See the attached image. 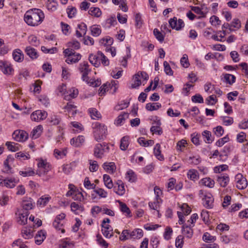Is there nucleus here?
<instances>
[{"label": "nucleus", "mask_w": 248, "mask_h": 248, "mask_svg": "<svg viewBox=\"0 0 248 248\" xmlns=\"http://www.w3.org/2000/svg\"><path fill=\"white\" fill-rule=\"evenodd\" d=\"M92 127L95 140L97 141L104 140L107 134V126L104 124L96 122L92 124Z\"/></svg>", "instance_id": "f03ea898"}, {"label": "nucleus", "mask_w": 248, "mask_h": 248, "mask_svg": "<svg viewBox=\"0 0 248 248\" xmlns=\"http://www.w3.org/2000/svg\"><path fill=\"white\" fill-rule=\"evenodd\" d=\"M129 137L128 136H125L123 137L121 140V142H120V149L123 151H125L129 144Z\"/></svg>", "instance_id": "a878e982"}, {"label": "nucleus", "mask_w": 248, "mask_h": 248, "mask_svg": "<svg viewBox=\"0 0 248 248\" xmlns=\"http://www.w3.org/2000/svg\"><path fill=\"white\" fill-rule=\"evenodd\" d=\"M191 100L194 103H203V99L200 94H196L192 97Z\"/></svg>", "instance_id": "774afa93"}, {"label": "nucleus", "mask_w": 248, "mask_h": 248, "mask_svg": "<svg viewBox=\"0 0 248 248\" xmlns=\"http://www.w3.org/2000/svg\"><path fill=\"white\" fill-rule=\"evenodd\" d=\"M231 25L232 28H236L237 30L239 29L241 27V21L238 18H234L231 23Z\"/></svg>", "instance_id": "680f3d73"}, {"label": "nucleus", "mask_w": 248, "mask_h": 248, "mask_svg": "<svg viewBox=\"0 0 248 248\" xmlns=\"http://www.w3.org/2000/svg\"><path fill=\"white\" fill-rule=\"evenodd\" d=\"M88 13L90 15L97 17H99L102 14L100 9L97 7H91Z\"/></svg>", "instance_id": "c03bdc74"}, {"label": "nucleus", "mask_w": 248, "mask_h": 248, "mask_svg": "<svg viewBox=\"0 0 248 248\" xmlns=\"http://www.w3.org/2000/svg\"><path fill=\"white\" fill-rule=\"evenodd\" d=\"M45 18L44 14L39 9H31L27 11L24 17V21L31 26H36L40 24Z\"/></svg>", "instance_id": "f257e3e1"}, {"label": "nucleus", "mask_w": 248, "mask_h": 248, "mask_svg": "<svg viewBox=\"0 0 248 248\" xmlns=\"http://www.w3.org/2000/svg\"><path fill=\"white\" fill-rule=\"evenodd\" d=\"M25 52L27 55H28L32 60L36 59L39 56L36 49L31 46H28L26 47Z\"/></svg>", "instance_id": "dca6fc26"}, {"label": "nucleus", "mask_w": 248, "mask_h": 248, "mask_svg": "<svg viewBox=\"0 0 248 248\" xmlns=\"http://www.w3.org/2000/svg\"><path fill=\"white\" fill-rule=\"evenodd\" d=\"M217 182L221 186L225 187L229 182V177L227 175L221 174L217 176Z\"/></svg>", "instance_id": "6ab92c4d"}, {"label": "nucleus", "mask_w": 248, "mask_h": 248, "mask_svg": "<svg viewBox=\"0 0 248 248\" xmlns=\"http://www.w3.org/2000/svg\"><path fill=\"white\" fill-rule=\"evenodd\" d=\"M2 71L5 74H11L14 72V70L12 68L10 64L7 62H4V66H3V70Z\"/></svg>", "instance_id": "de8ad7c7"}, {"label": "nucleus", "mask_w": 248, "mask_h": 248, "mask_svg": "<svg viewBox=\"0 0 248 248\" xmlns=\"http://www.w3.org/2000/svg\"><path fill=\"white\" fill-rule=\"evenodd\" d=\"M163 65L165 73L168 75L172 76L173 72L170 64L166 61H165L163 63Z\"/></svg>", "instance_id": "13d9d810"}, {"label": "nucleus", "mask_w": 248, "mask_h": 248, "mask_svg": "<svg viewBox=\"0 0 248 248\" xmlns=\"http://www.w3.org/2000/svg\"><path fill=\"white\" fill-rule=\"evenodd\" d=\"M236 182V187L239 189H244L248 186V182L246 178H245L241 173L237 174L235 177Z\"/></svg>", "instance_id": "1a4fd4ad"}, {"label": "nucleus", "mask_w": 248, "mask_h": 248, "mask_svg": "<svg viewBox=\"0 0 248 248\" xmlns=\"http://www.w3.org/2000/svg\"><path fill=\"white\" fill-rule=\"evenodd\" d=\"M103 180L105 186L108 188L110 189L113 186L112 180L108 175L104 174L103 175Z\"/></svg>", "instance_id": "a19ab883"}, {"label": "nucleus", "mask_w": 248, "mask_h": 248, "mask_svg": "<svg viewBox=\"0 0 248 248\" xmlns=\"http://www.w3.org/2000/svg\"><path fill=\"white\" fill-rule=\"evenodd\" d=\"M222 76H223V78L221 77V80L227 84L232 85L235 81L236 78L234 75L229 74H223Z\"/></svg>", "instance_id": "a211bd4d"}, {"label": "nucleus", "mask_w": 248, "mask_h": 248, "mask_svg": "<svg viewBox=\"0 0 248 248\" xmlns=\"http://www.w3.org/2000/svg\"><path fill=\"white\" fill-rule=\"evenodd\" d=\"M140 77V72H138L134 76L133 78L135 81L134 84H132V88H136L141 85V81L139 78Z\"/></svg>", "instance_id": "09e8293b"}, {"label": "nucleus", "mask_w": 248, "mask_h": 248, "mask_svg": "<svg viewBox=\"0 0 248 248\" xmlns=\"http://www.w3.org/2000/svg\"><path fill=\"white\" fill-rule=\"evenodd\" d=\"M50 199V197L49 196H43L38 200L37 205L38 206H45Z\"/></svg>", "instance_id": "4c0bfd02"}, {"label": "nucleus", "mask_w": 248, "mask_h": 248, "mask_svg": "<svg viewBox=\"0 0 248 248\" xmlns=\"http://www.w3.org/2000/svg\"><path fill=\"white\" fill-rule=\"evenodd\" d=\"M129 114L128 113H123L121 114L117 117V120L115 122V124L117 125H120L122 124L124 121H125V119L128 118Z\"/></svg>", "instance_id": "72a5a7b5"}, {"label": "nucleus", "mask_w": 248, "mask_h": 248, "mask_svg": "<svg viewBox=\"0 0 248 248\" xmlns=\"http://www.w3.org/2000/svg\"><path fill=\"white\" fill-rule=\"evenodd\" d=\"M42 130L43 126L41 125L37 126L31 132L32 138L34 139L38 138L41 135Z\"/></svg>", "instance_id": "c756f323"}, {"label": "nucleus", "mask_w": 248, "mask_h": 248, "mask_svg": "<svg viewBox=\"0 0 248 248\" xmlns=\"http://www.w3.org/2000/svg\"><path fill=\"white\" fill-rule=\"evenodd\" d=\"M105 146L106 145L105 143H103L102 144L98 143L97 144L94 148V155L98 157V158H101L102 155L103 154V146Z\"/></svg>", "instance_id": "aec40b11"}, {"label": "nucleus", "mask_w": 248, "mask_h": 248, "mask_svg": "<svg viewBox=\"0 0 248 248\" xmlns=\"http://www.w3.org/2000/svg\"><path fill=\"white\" fill-rule=\"evenodd\" d=\"M98 54L101 56V63L104 66H108L109 62L108 58L101 51H98Z\"/></svg>", "instance_id": "603ef678"}, {"label": "nucleus", "mask_w": 248, "mask_h": 248, "mask_svg": "<svg viewBox=\"0 0 248 248\" xmlns=\"http://www.w3.org/2000/svg\"><path fill=\"white\" fill-rule=\"evenodd\" d=\"M15 182L12 180H6L3 178L2 184L1 185L6 186L7 187L12 188L15 186Z\"/></svg>", "instance_id": "69168bd1"}, {"label": "nucleus", "mask_w": 248, "mask_h": 248, "mask_svg": "<svg viewBox=\"0 0 248 248\" xmlns=\"http://www.w3.org/2000/svg\"><path fill=\"white\" fill-rule=\"evenodd\" d=\"M120 205L121 211L123 213H126L129 217H131L130 210L126 204L120 202Z\"/></svg>", "instance_id": "864d4df0"}, {"label": "nucleus", "mask_w": 248, "mask_h": 248, "mask_svg": "<svg viewBox=\"0 0 248 248\" xmlns=\"http://www.w3.org/2000/svg\"><path fill=\"white\" fill-rule=\"evenodd\" d=\"M37 166L39 170L36 171V174L40 176L45 174L50 170V164L42 159L39 160Z\"/></svg>", "instance_id": "20e7f679"}, {"label": "nucleus", "mask_w": 248, "mask_h": 248, "mask_svg": "<svg viewBox=\"0 0 248 248\" xmlns=\"http://www.w3.org/2000/svg\"><path fill=\"white\" fill-rule=\"evenodd\" d=\"M154 152L155 155L156 156L158 159H159V160H164V157L161 154L160 145L159 143H157L155 144L154 149Z\"/></svg>", "instance_id": "2f4dec72"}, {"label": "nucleus", "mask_w": 248, "mask_h": 248, "mask_svg": "<svg viewBox=\"0 0 248 248\" xmlns=\"http://www.w3.org/2000/svg\"><path fill=\"white\" fill-rule=\"evenodd\" d=\"M110 84H104L101 86L99 89L98 94L99 96H101L105 94L107 91L108 90V88H110Z\"/></svg>", "instance_id": "4d7b16f0"}, {"label": "nucleus", "mask_w": 248, "mask_h": 248, "mask_svg": "<svg viewBox=\"0 0 248 248\" xmlns=\"http://www.w3.org/2000/svg\"><path fill=\"white\" fill-rule=\"evenodd\" d=\"M91 34L93 36H98L101 33V30L97 25H94L90 27Z\"/></svg>", "instance_id": "79ce46f5"}, {"label": "nucleus", "mask_w": 248, "mask_h": 248, "mask_svg": "<svg viewBox=\"0 0 248 248\" xmlns=\"http://www.w3.org/2000/svg\"><path fill=\"white\" fill-rule=\"evenodd\" d=\"M202 184L208 186L210 188L213 187L215 182L213 180L211 179L209 177H206L201 180Z\"/></svg>", "instance_id": "f704fd0d"}, {"label": "nucleus", "mask_w": 248, "mask_h": 248, "mask_svg": "<svg viewBox=\"0 0 248 248\" xmlns=\"http://www.w3.org/2000/svg\"><path fill=\"white\" fill-rule=\"evenodd\" d=\"M68 239L66 238L65 240H62L61 243L59 244V248H69L74 246V242L67 241Z\"/></svg>", "instance_id": "c9c22d12"}, {"label": "nucleus", "mask_w": 248, "mask_h": 248, "mask_svg": "<svg viewBox=\"0 0 248 248\" xmlns=\"http://www.w3.org/2000/svg\"><path fill=\"white\" fill-rule=\"evenodd\" d=\"M47 115V114L46 111L37 110L32 113L31 115V118L32 121L38 122L46 119Z\"/></svg>", "instance_id": "9d476101"}, {"label": "nucleus", "mask_w": 248, "mask_h": 248, "mask_svg": "<svg viewBox=\"0 0 248 248\" xmlns=\"http://www.w3.org/2000/svg\"><path fill=\"white\" fill-rule=\"evenodd\" d=\"M29 215V211H24L23 213L19 214L17 222L21 225L26 224L27 223Z\"/></svg>", "instance_id": "4be33fe9"}, {"label": "nucleus", "mask_w": 248, "mask_h": 248, "mask_svg": "<svg viewBox=\"0 0 248 248\" xmlns=\"http://www.w3.org/2000/svg\"><path fill=\"white\" fill-rule=\"evenodd\" d=\"M97 241L98 244L102 247H104V248H107L108 247V243L102 238V237L99 235L97 234L96 236Z\"/></svg>", "instance_id": "052dcab7"}, {"label": "nucleus", "mask_w": 248, "mask_h": 248, "mask_svg": "<svg viewBox=\"0 0 248 248\" xmlns=\"http://www.w3.org/2000/svg\"><path fill=\"white\" fill-rule=\"evenodd\" d=\"M101 56L98 54V51L96 54H91L89 57V61L95 67H98L101 64Z\"/></svg>", "instance_id": "ddd939ff"}, {"label": "nucleus", "mask_w": 248, "mask_h": 248, "mask_svg": "<svg viewBox=\"0 0 248 248\" xmlns=\"http://www.w3.org/2000/svg\"><path fill=\"white\" fill-rule=\"evenodd\" d=\"M187 175L188 178L193 181H195L199 178L198 172L194 169L189 170L187 172Z\"/></svg>", "instance_id": "7c9ffc66"}, {"label": "nucleus", "mask_w": 248, "mask_h": 248, "mask_svg": "<svg viewBox=\"0 0 248 248\" xmlns=\"http://www.w3.org/2000/svg\"><path fill=\"white\" fill-rule=\"evenodd\" d=\"M33 200L29 197H24L23 198L20 205L24 211H29L32 209L34 206L33 204Z\"/></svg>", "instance_id": "6e6552de"}, {"label": "nucleus", "mask_w": 248, "mask_h": 248, "mask_svg": "<svg viewBox=\"0 0 248 248\" xmlns=\"http://www.w3.org/2000/svg\"><path fill=\"white\" fill-rule=\"evenodd\" d=\"M78 69L79 71L82 73V79L83 81L88 82L89 80V73L91 71V69L89 68V64L87 62H83L79 65Z\"/></svg>", "instance_id": "39448f33"}, {"label": "nucleus", "mask_w": 248, "mask_h": 248, "mask_svg": "<svg viewBox=\"0 0 248 248\" xmlns=\"http://www.w3.org/2000/svg\"><path fill=\"white\" fill-rule=\"evenodd\" d=\"M88 111L90 114L91 118L93 119H99L101 117V114L96 108H90L89 109Z\"/></svg>", "instance_id": "ea45409f"}, {"label": "nucleus", "mask_w": 248, "mask_h": 248, "mask_svg": "<svg viewBox=\"0 0 248 248\" xmlns=\"http://www.w3.org/2000/svg\"><path fill=\"white\" fill-rule=\"evenodd\" d=\"M221 118L223 124L226 126L231 125L233 122V118L232 117L224 116Z\"/></svg>", "instance_id": "e2e57ef3"}, {"label": "nucleus", "mask_w": 248, "mask_h": 248, "mask_svg": "<svg viewBox=\"0 0 248 248\" xmlns=\"http://www.w3.org/2000/svg\"><path fill=\"white\" fill-rule=\"evenodd\" d=\"M194 225H191L190 224H184L182 227V233L188 238H191L193 235L192 228Z\"/></svg>", "instance_id": "9b49d317"}, {"label": "nucleus", "mask_w": 248, "mask_h": 248, "mask_svg": "<svg viewBox=\"0 0 248 248\" xmlns=\"http://www.w3.org/2000/svg\"><path fill=\"white\" fill-rule=\"evenodd\" d=\"M28 41L29 43L33 46H37L39 45L40 42L36 36L31 35L29 37Z\"/></svg>", "instance_id": "8fccbe9b"}, {"label": "nucleus", "mask_w": 248, "mask_h": 248, "mask_svg": "<svg viewBox=\"0 0 248 248\" xmlns=\"http://www.w3.org/2000/svg\"><path fill=\"white\" fill-rule=\"evenodd\" d=\"M156 125L152 126L150 128L151 132L156 133L158 135H160L162 134L163 131L161 127H160L161 122L160 120L157 121L156 122Z\"/></svg>", "instance_id": "bb28decb"}, {"label": "nucleus", "mask_w": 248, "mask_h": 248, "mask_svg": "<svg viewBox=\"0 0 248 248\" xmlns=\"http://www.w3.org/2000/svg\"><path fill=\"white\" fill-rule=\"evenodd\" d=\"M202 161L201 158L199 155L190 156L188 158V162L192 165H198Z\"/></svg>", "instance_id": "e433bc0d"}, {"label": "nucleus", "mask_w": 248, "mask_h": 248, "mask_svg": "<svg viewBox=\"0 0 248 248\" xmlns=\"http://www.w3.org/2000/svg\"><path fill=\"white\" fill-rule=\"evenodd\" d=\"M202 220L205 223H207L209 221V216L208 212L205 210H202L201 214Z\"/></svg>", "instance_id": "338daca9"}, {"label": "nucleus", "mask_w": 248, "mask_h": 248, "mask_svg": "<svg viewBox=\"0 0 248 248\" xmlns=\"http://www.w3.org/2000/svg\"><path fill=\"white\" fill-rule=\"evenodd\" d=\"M229 140V138L228 135L225 136L224 137L219 139L216 142V145L218 147L222 146L225 143L228 142Z\"/></svg>", "instance_id": "bf43d9fd"}, {"label": "nucleus", "mask_w": 248, "mask_h": 248, "mask_svg": "<svg viewBox=\"0 0 248 248\" xmlns=\"http://www.w3.org/2000/svg\"><path fill=\"white\" fill-rule=\"evenodd\" d=\"M28 138V134L24 130H18L16 133V141L23 142Z\"/></svg>", "instance_id": "5701e85b"}, {"label": "nucleus", "mask_w": 248, "mask_h": 248, "mask_svg": "<svg viewBox=\"0 0 248 248\" xmlns=\"http://www.w3.org/2000/svg\"><path fill=\"white\" fill-rule=\"evenodd\" d=\"M57 6L58 3L55 0H47L46 2V8L51 12L56 10Z\"/></svg>", "instance_id": "393cba45"}, {"label": "nucleus", "mask_w": 248, "mask_h": 248, "mask_svg": "<svg viewBox=\"0 0 248 248\" xmlns=\"http://www.w3.org/2000/svg\"><path fill=\"white\" fill-rule=\"evenodd\" d=\"M116 185L114 186V192L119 195L122 196L125 193L124 184L121 180H118Z\"/></svg>", "instance_id": "4468645a"}, {"label": "nucleus", "mask_w": 248, "mask_h": 248, "mask_svg": "<svg viewBox=\"0 0 248 248\" xmlns=\"http://www.w3.org/2000/svg\"><path fill=\"white\" fill-rule=\"evenodd\" d=\"M61 118L59 116L53 115L48 118L46 122L50 125H56L60 124Z\"/></svg>", "instance_id": "412c9836"}, {"label": "nucleus", "mask_w": 248, "mask_h": 248, "mask_svg": "<svg viewBox=\"0 0 248 248\" xmlns=\"http://www.w3.org/2000/svg\"><path fill=\"white\" fill-rule=\"evenodd\" d=\"M84 140V138L83 136H79L76 138H72L70 140V143L72 145L78 147L83 144Z\"/></svg>", "instance_id": "f3484780"}, {"label": "nucleus", "mask_w": 248, "mask_h": 248, "mask_svg": "<svg viewBox=\"0 0 248 248\" xmlns=\"http://www.w3.org/2000/svg\"><path fill=\"white\" fill-rule=\"evenodd\" d=\"M19 173L23 177L33 176L36 174L34 171L31 168H28L24 171H20Z\"/></svg>", "instance_id": "37998d69"}, {"label": "nucleus", "mask_w": 248, "mask_h": 248, "mask_svg": "<svg viewBox=\"0 0 248 248\" xmlns=\"http://www.w3.org/2000/svg\"><path fill=\"white\" fill-rule=\"evenodd\" d=\"M22 234L25 239H29L33 236V232L31 229L25 228L22 230Z\"/></svg>", "instance_id": "49530a36"}, {"label": "nucleus", "mask_w": 248, "mask_h": 248, "mask_svg": "<svg viewBox=\"0 0 248 248\" xmlns=\"http://www.w3.org/2000/svg\"><path fill=\"white\" fill-rule=\"evenodd\" d=\"M169 22L171 28L176 31L181 30L185 26V23L182 19H179L177 20L175 17L170 18Z\"/></svg>", "instance_id": "423d86ee"}, {"label": "nucleus", "mask_w": 248, "mask_h": 248, "mask_svg": "<svg viewBox=\"0 0 248 248\" xmlns=\"http://www.w3.org/2000/svg\"><path fill=\"white\" fill-rule=\"evenodd\" d=\"M203 205L206 208L211 209L213 207L214 198L210 194H206L202 198Z\"/></svg>", "instance_id": "f8f14e48"}, {"label": "nucleus", "mask_w": 248, "mask_h": 248, "mask_svg": "<svg viewBox=\"0 0 248 248\" xmlns=\"http://www.w3.org/2000/svg\"><path fill=\"white\" fill-rule=\"evenodd\" d=\"M202 136L206 139V140H204V141L208 143H210L212 142L213 140H212L211 137V132L208 130H204L202 133Z\"/></svg>", "instance_id": "3c124183"}, {"label": "nucleus", "mask_w": 248, "mask_h": 248, "mask_svg": "<svg viewBox=\"0 0 248 248\" xmlns=\"http://www.w3.org/2000/svg\"><path fill=\"white\" fill-rule=\"evenodd\" d=\"M103 168L108 172L113 173L116 170V166L113 162L104 163L103 165Z\"/></svg>", "instance_id": "cd10ccee"}, {"label": "nucleus", "mask_w": 248, "mask_h": 248, "mask_svg": "<svg viewBox=\"0 0 248 248\" xmlns=\"http://www.w3.org/2000/svg\"><path fill=\"white\" fill-rule=\"evenodd\" d=\"M138 143L140 145L144 147L149 146H152L154 144V141L153 140H145V138L140 137L138 140Z\"/></svg>", "instance_id": "473e14b6"}, {"label": "nucleus", "mask_w": 248, "mask_h": 248, "mask_svg": "<svg viewBox=\"0 0 248 248\" xmlns=\"http://www.w3.org/2000/svg\"><path fill=\"white\" fill-rule=\"evenodd\" d=\"M184 236L182 235H178L175 240V246L177 248H182L184 244Z\"/></svg>", "instance_id": "6e6d98bb"}, {"label": "nucleus", "mask_w": 248, "mask_h": 248, "mask_svg": "<svg viewBox=\"0 0 248 248\" xmlns=\"http://www.w3.org/2000/svg\"><path fill=\"white\" fill-rule=\"evenodd\" d=\"M15 158L11 155H9L4 162V169L3 171L7 173L12 172V166L14 167Z\"/></svg>", "instance_id": "0eeeda50"}, {"label": "nucleus", "mask_w": 248, "mask_h": 248, "mask_svg": "<svg viewBox=\"0 0 248 248\" xmlns=\"http://www.w3.org/2000/svg\"><path fill=\"white\" fill-rule=\"evenodd\" d=\"M155 38L160 43L164 41L165 35L163 34L157 29H155L153 31Z\"/></svg>", "instance_id": "58836bf2"}, {"label": "nucleus", "mask_w": 248, "mask_h": 248, "mask_svg": "<svg viewBox=\"0 0 248 248\" xmlns=\"http://www.w3.org/2000/svg\"><path fill=\"white\" fill-rule=\"evenodd\" d=\"M113 42V38L110 37H107L106 38H102L100 41L99 43L100 44L103 45L105 46H110Z\"/></svg>", "instance_id": "a18cd8bd"}, {"label": "nucleus", "mask_w": 248, "mask_h": 248, "mask_svg": "<svg viewBox=\"0 0 248 248\" xmlns=\"http://www.w3.org/2000/svg\"><path fill=\"white\" fill-rule=\"evenodd\" d=\"M46 233L45 231H38L34 237L35 244L38 245H41L46 239Z\"/></svg>", "instance_id": "2eb2a0df"}, {"label": "nucleus", "mask_w": 248, "mask_h": 248, "mask_svg": "<svg viewBox=\"0 0 248 248\" xmlns=\"http://www.w3.org/2000/svg\"><path fill=\"white\" fill-rule=\"evenodd\" d=\"M161 107V105L159 103H149L146 104L145 108L149 111L156 110Z\"/></svg>", "instance_id": "c85d7f7f"}, {"label": "nucleus", "mask_w": 248, "mask_h": 248, "mask_svg": "<svg viewBox=\"0 0 248 248\" xmlns=\"http://www.w3.org/2000/svg\"><path fill=\"white\" fill-rule=\"evenodd\" d=\"M41 50L45 53L53 54L57 52L58 49L56 47H53L51 48L48 49L46 47L42 46L41 47Z\"/></svg>", "instance_id": "0e129e2a"}, {"label": "nucleus", "mask_w": 248, "mask_h": 248, "mask_svg": "<svg viewBox=\"0 0 248 248\" xmlns=\"http://www.w3.org/2000/svg\"><path fill=\"white\" fill-rule=\"evenodd\" d=\"M126 178L128 179V181L131 182H134L136 180V175L134 172L131 170H129L127 171Z\"/></svg>", "instance_id": "5fc2aeb1"}, {"label": "nucleus", "mask_w": 248, "mask_h": 248, "mask_svg": "<svg viewBox=\"0 0 248 248\" xmlns=\"http://www.w3.org/2000/svg\"><path fill=\"white\" fill-rule=\"evenodd\" d=\"M143 231L140 229H136L130 232V238L132 239H140L143 236Z\"/></svg>", "instance_id": "b1692460"}, {"label": "nucleus", "mask_w": 248, "mask_h": 248, "mask_svg": "<svg viewBox=\"0 0 248 248\" xmlns=\"http://www.w3.org/2000/svg\"><path fill=\"white\" fill-rule=\"evenodd\" d=\"M63 53L67 57L65 62L68 64L77 62L81 57L79 53H76L72 48L65 49Z\"/></svg>", "instance_id": "7ed1b4c3"}]
</instances>
